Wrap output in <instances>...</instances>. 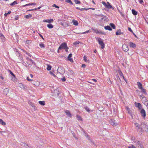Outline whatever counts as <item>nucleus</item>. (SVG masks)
Segmentation results:
<instances>
[{"label":"nucleus","instance_id":"obj_1","mask_svg":"<svg viewBox=\"0 0 148 148\" xmlns=\"http://www.w3.org/2000/svg\"><path fill=\"white\" fill-rule=\"evenodd\" d=\"M148 126L146 124L142 123L140 125V130H139L140 132H141L142 133L143 132L145 131L147 132L148 130Z\"/></svg>","mask_w":148,"mask_h":148},{"label":"nucleus","instance_id":"obj_2","mask_svg":"<svg viewBox=\"0 0 148 148\" xmlns=\"http://www.w3.org/2000/svg\"><path fill=\"white\" fill-rule=\"evenodd\" d=\"M65 48L69 49L67 45V44L65 42L62 43L59 47L58 52H59V50H61L62 49H65Z\"/></svg>","mask_w":148,"mask_h":148},{"label":"nucleus","instance_id":"obj_3","mask_svg":"<svg viewBox=\"0 0 148 148\" xmlns=\"http://www.w3.org/2000/svg\"><path fill=\"white\" fill-rule=\"evenodd\" d=\"M101 3L106 8L108 9L112 8L113 9L114 8H112V6L110 4L109 2H107V3H106L105 2L102 1Z\"/></svg>","mask_w":148,"mask_h":148},{"label":"nucleus","instance_id":"obj_4","mask_svg":"<svg viewBox=\"0 0 148 148\" xmlns=\"http://www.w3.org/2000/svg\"><path fill=\"white\" fill-rule=\"evenodd\" d=\"M97 41L99 42V45H100L101 48L102 49H103L105 45L103 42L102 40L100 38H98Z\"/></svg>","mask_w":148,"mask_h":148},{"label":"nucleus","instance_id":"obj_5","mask_svg":"<svg viewBox=\"0 0 148 148\" xmlns=\"http://www.w3.org/2000/svg\"><path fill=\"white\" fill-rule=\"evenodd\" d=\"M81 129L82 131L84 132V133L85 136L88 139V140H90L91 141V142L93 143V144H95L94 142L90 139L89 136H88V134L85 131H84V130L82 128H81Z\"/></svg>","mask_w":148,"mask_h":148},{"label":"nucleus","instance_id":"obj_6","mask_svg":"<svg viewBox=\"0 0 148 148\" xmlns=\"http://www.w3.org/2000/svg\"><path fill=\"white\" fill-rule=\"evenodd\" d=\"M8 72L11 74V76H12L11 80L13 81H14L16 80V77L15 75L11 71V70H8Z\"/></svg>","mask_w":148,"mask_h":148},{"label":"nucleus","instance_id":"obj_7","mask_svg":"<svg viewBox=\"0 0 148 148\" xmlns=\"http://www.w3.org/2000/svg\"><path fill=\"white\" fill-rule=\"evenodd\" d=\"M135 143H136V147L138 148H143V146L142 143L139 141H137V142H135Z\"/></svg>","mask_w":148,"mask_h":148},{"label":"nucleus","instance_id":"obj_8","mask_svg":"<svg viewBox=\"0 0 148 148\" xmlns=\"http://www.w3.org/2000/svg\"><path fill=\"white\" fill-rule=\"evenodd\" d=\"M60 93V92L59 90L58 89L55 90L54 91V94L56 97H58Z\"/></svg>","mask_w":148,"mask_h":148},{"label":"nucleus","instance_id":"obj_9","mask_svg":"<svg viewBox=\"0 0 148 148\" xmlns=\"http://www.w3.org/2000/svg\"><path fill=\"white\" fill-rule=\"evenodd\" d=\"M122 49L125 52H127L129 50L128 47L126 45H123L122 46Z\"/></svg>","mask_w":148,"mask_h":148},{"label":"nucleus","instance_id":"obj_10","mask_svg":"<svg viewBox=\"0 0 148 148\" xmlns=\"http://www.w3.org/2000/svg\"><path fill=\"white\" fill-rule=\"evenodd\" d=\"M140 113L142 116L144 118L145 117L146 115V112L144 109H143L140 110Z\"/></svg>","mask_w":148,"mask_h":148},{"label":"nucleus","instance_id":"obj_11","mask_svg":"<svg viewBox=\"0 0 148 148\" xmlns=\"http://www.w3.org/2000/svg\"><path fill=\"white\" fill-rule=\"evenodd\" d=\"M109 123L113 126H116L117 123H115V121L114 119H110L109 121Z\"/></svg>","mask_w":148,"mask_h":148},{"label":"nucleus","instance_id":"obj_12","mask_svg":"<svg viewBox=\"0 0 148 148\" xmlns=\"http://www.w3.org/2000/svg\"><path fill=\"white\" fill-rule=\"evenodd\" d=\"M58 70L60 71V73L62 75L64 74L65 72L64 69L63 67L59 68Z\"/></svg>","mask_w":148,"mask_h":148},{"label":"nucleus","instance_id":"obj_13","mask_svg":"<svg viewBox=\"0 0 148 148\" xmlns=\"http://www.w3.org/2000/svg\"><path fill=\"white\" fill-rule=\"evenodd\" d=\"M129 45L130 47L134 48H135L136 47V45L134 43L132 42H130L129 43Z\"/></svg>","mask_w":148,"mask_h":148},{"label":"nucleus","instance_id":"obj_14","mask_svg":"<svg viewBox=\"0 0 148 148\" xmlns=\"http://www.w3.org/2000/svg\"><path fill=\"white\" fill-rule=\"evenodd\" d=\"M135 106L137 107L139 110L141 109L142 108V106L140 103H137L136 102L135 103Z\"/></svg>","mask_w":148,"mask_h":148},{"label":"nucleus","instance_id":"obj_15","mask_svg":"<svg viewBox=\"0 0 148 148\" xmlns=\"http://www.w3.org/2000/svg\"><path fill=\"white\" fill-rule=\"evenodd\" d=\"M60 24L64 27H65L68 26V25L64 21L60 22Z\"/></svg>","mask_w":148,"mask_h":148},{"label":"nucleus","instance_id":"obj_16","mask_svg":"<svg viewBox=\"0 0 148 148\" xmlns=\"http://www.w3.org/2000/svg\"><path fill=\"white\" fill-rule=\"evenodd\" d=\"M65 112L67 116L70 118L71 117V114L69 110H66L65 111Z\"/></svg>","mask_w":148,"mask_h":148},{"label":"nucleus","instance_id":"obj_17","mask_svg":"<svg viewBox=\"0 0 148 148\" xmlns=\"http://www.w3.org/2000/svg\"><path fill=\"white\" fill-rule=\"evenodd\" d=\"M91 29L97 34H102L101 31L99 30L94 29L92 28H91Z\"/></svg>","mask_w":148,"mask_h":148},{"label":"nucleus","instance_id":"obj_18","mask_svg":"<svg viewBox=\"0 0 148 148\" xmlns=\"http://www.w3.org/2000/svg\"><path fill=\"white\" fill-rule=\"evenodd\" d=\"M53 19H50L47 20H43V22H45L51 23L53 22Z\"/></svg>","mask_w":148,"mask_h":148},{"label":"nucleus","instance_id":"obj_19","mask_svg":"<svg viewBox=\"0 0 148 148\" xmlns=\"http://www.w3.org/2000/svg\"><path fill=\"white\" fill-rule=\"evenodd\" d=\"M72 55V54L70 53L68 57V60L71 62H73V59L71 58Z\"/></svg>","mask_w":148,"mask_h":148},{"label":"nucleus","instance_id":"obj_20","mask_svg":"<svg viewBox=\"0 0 148 148\" xmlns=\"http://www.w3.org/2000/svg\"><path fill=\"white\" fill-rule=\"evenodd\" d=\"M137 84L138 86V87L139 89L142 88V85L140 82H137Z\"/></svg>","mask_w":148,"mask_h":148},{"label":"nucleus","instance_id":"obj_21","mask_svg":"<svg viewBox=\"0 0 148 148\" xmlns=\"http://www.w3.org/2000/svg\"><path fill=\"white\" fill-rule=\"evenodd\" d=\"M135 125L138 131L139 130H140V125H139L137 123H135Z\"/></svg>","mask_w":148,"mask_h":148},{"label":"nucleus","instance_id":"obj_22","mask_svg":"<svg viewBox=\"0 0 148 148\" xmlns=\"http://www.w3.org/2000/svg\"><path fill=\"white\" fill-rule=\"evenodd\" d=\"M121 34H123V32H121V30L120 29L118 30L116 32V35H118Z\"/></svg>","mask_w":148,"mask_h":148},{"label":"nucleus","instance_id":"obj_23","mask_svg":"<svg viewBox=\"0 0 148 148\" xmlns=\"http://www.w3.org/2000/svg\"><path fill=\"white\" fill-rule=\"evenodd\" d=\"M104 28L106 30H108L110 31L112 30L111 28L109 26H106L104 27Z\"/></svg>","mask_w":148,"mask_h":148},{"label":"nucleus","instance_id":"obj_24","mask_svg":"<svg viewBox=\"0 0 148 148\" xmlns=\"http://www.w3.org/2000/svg\"><path fill=\"white\" fill-rule=\"evenodd\" d=\"M72 22L73 23V24L75 25H78V23L77 21L75 20H73L72 21Z\"/></svg>","mask_w":148,"mask_h":148},{"label":"nucleus","instance_id":"obj_25","mask_svg":"<svg viewBox=\"0 0 148 148\" xmlns=\"http://www.w3.org/2000/svg\"><path fill=\"white\" fill-rule=\"evenodd\" d=\"M132 13L134 15H136L137 14V12L134 9H132Z\"/></svg>","mask_w":148,"mask_h":148},{"label":"nucleus","instance_id":"obj_26","mask_svg":"<svg viewBox=\"0 0 148 148\" xmlns=\"http://www.w3.org/2000/svg\"><path fill=\"white\" fill-rule=\"evenodd\" d=\"M103 17V18H101L100 19L101 21H102V20H104V21H107V20L108 19V17H106L105 16H104Z\"/></svg>","mask_w":148,"mask_h":148},{"label":"nucleus","instance_id":"obj_27","mask_svg":"<svg viewBox=\"0 0 148 148\" xmlns=\"http://www.w3.org/2000/svg\"><path fill=\"white\" fill-rule=\"evenodd\" d=\"M32 16V15L31 14H29L27 15H25L24 16L25 18L27 19H29Z\"/></svg>","mask_w":148,"mask_h":148},{"label":"nucleus","instance_id":"obj_28","mask_svg":"<svg viewBox=\"0 0 148 148\" xmlns=\"http://www.w3.org/2000/svg\"><path fill=\"white\" fill-rule=\"evenodd\" d=\"M141 90V92L144 94H147V93L146 92V90L145 89L142 88L140 89Z\"/></svg>","mask_w":148,"mask_h":148},{"label":"nucleus","instance_id":"obj_29","mask_svg":"<svg viewBox=\"0 0 148 148\" xmlns=\"http://www.w3.org/2000/svg\"><path fill=\"white\" fill-rule=\"evenodd\" d=\"M0 123L3 125H6L5 123L1 119H0Z\"/></svg>","mask_w":148,"mask_h":148},{"label":"nucleus","instance_id":"obj_30","mask_svg":"<svg viewBox=\"0 0 148 148\" xmlns=\"http://www.w3.org/2000/svg\"><path fill=\"white\" fill-rule=\"evenodd\" d=\"M76 117L77 118L78 120L81 121H82V117L80 116L77 115Z\"/></svg>","mask_w":148,"mask_h":148},{"label":"nucleus","instance_id":"obj_31","mask_svg":"<svg viewBox=\"0 0 148 148\" xmlns=\"http://www.w3.org/2000/svg\"><path fill=\"white\" fill-rule=\"evenodd\" d=\"M18 3L16 1H14L13 3L10 4V5L11 6H13L17 4Z\"/></svg>","mask_w":148,"mask_h":148},{"label":"nucleus","instance_id":"obj_32","mask_svg":"<svg viewBox=\"0 0 148 148\" xmlns=\"http://www.w3.org/2000/svg\"><path fill=\"white\" fill-rule=\"evenodd\" d=\"M41 105L44 106L45 105V102L44 101H40L38 102Z\"/></svg>","mask_w":148,"mask_h":148},{"label":"nucleus","instance_id":"obj_33","mask_svg":"<svg viewBox=\"0 0 148 148\" xmlns=\"http://www.w3.org/2000/svg\"><path fill=\"white\" fill-rule=\"evenodd\" d=\"M110 26L113 29H115L116 28L115 26V25L113 23H110Z\"/></svg>","mask_w":148,"mask_h":148},{"label":"nucleus","instance_id":"obj_34","mask_svg":"<svg viewBox=\"0 0 148 148\" xmlns=\"http://www.w3.org/2000/svg\"><path fill=\"white\" fill-rule=\"evenodd\" d=\"M51 66L49 64H47V70L49 71L51 70Z\"/></svg>","mask_w":148,"mask_h":148},{"label":"nucleus","instance_id":"obj_35","mask_svg":"<svg viewBox=\"0 0 148 148\" xmlns=\"http://www.w3.org/2000/svg\"><path fill=\"white\" fill-rule=\"evenodd\" d=\"M47 27L49 28H52L53 26L51 24H49L47 25Z\"/></svg>","mask_w":148,"mask_h":148},{"label":"nucleus","instance_id":"obj_36","mask_svg":"<svg viewBox=\"0 0 148 148\" xmlns=\"http://www.w3.org/2000/svg\"><path fill=\"white\" fill-rule=\"evenodd\" d=\"M84 108L86 110V111H87L88 112H89L90 110L88 108V107L86 106H84Z\"/></svg>","mask_w":148,"mask_h":148},{"label":"nucleus","instance_id":"obj_37","mask_svg":"<svg viewBox=\"0 0 148 148\" xmlns=\"http://www.w3.org/2000/svg\"><path fill=\"white\" fill-rule=\"evenodd\" d=\"M65 1L66 2L69 3L71 4H73V3L71 1V0H66Z\"/></svg>","mask_w":148,"mask_h":148},{"label":"nucleus","instance_id":"obj_38","mask_svg":"<svg viewBox=\"0 0 148 148\" xmlns=\"http://www.w3.org/2000/svg\"><path fill=\"white\" fill-rule=\"evenodd\" d=\"M80 43V42L76 41L74 42L73 44L75 46H77V45H78Z\"/></svg>","mask_w":148,"mask_h":148},{"label":"nucleus","instance_id":"obj_39","mask_svg":"<svg viewBox=\"0 0 148 148\" xmlns=\"http://www.w3.org/2000/svg\"><path fill=\"white\" fill-rule=\"evenodd\" d=\"M29 104L32 107H34V104L31 102H29Z\"/></svg>","mask_w":148,"mask_h":148},{"label":"nucleus","instance_id":"obj_40","mask_svg":"<svg viewBox=\"0 0 148 148\" xmlns=\"http://www.w3.org/2000/svg\"><path fill=\"white\" fill-rule=\"evenodd\" d=\"M39 46L41 48H44L45 47V45L43 44L40 43L39 44Z\"/></svg>","mask_w":148,"mask_h":148},{"label":"nucleus","instance_id":"obj_41","mask_svg":"<svg viewBox=\"0 0 148 148\" xmlns=\"http://www.w3.org/2000/svg\"><path fill=\"white\" fill-rule=\"evenodd\" d=\"M119 75L120 76H123V79L125 80V79L124 78V76L123 75V74L122 73V72L121 71H120V72H119Z\"/></svg>","mask_w":148,"mask_h":148},{"label":"nucleus","instance_id":"obj_42","mask_svg":"<svg viewBox=\"0 0 148 148\" xmlns=\"http://www.w3.org/2000/svg\"><path fill=\"white\" fill-rule=\"evenodd\" d=\"M128 148H135L136 147L135 146H134L133 145H131L130 146H128Z\"/></svg>","mask_w":148,"mask_h":148},{"label":"nucleus","instance_id":"obj_43","mask_svg":"<svg viewBox=\"0 0 148 148\" xmlns=\"http://www.w3.org/2000/svg\"><path fill=\"white\" fill-rule=\"evenodd\" d=\"M61 79L62 82H64L66 81V78L64 76L62 77V78H61Z\"/></svg>","mask_w":148,"mask_h":148},{"label":"nucleus","instance_id":"obj_44","mask_svg":"<svg viewBox=\"0 0 148 148\" xmlns=\"http://www.w3.org/2000/svg\"><path fill=\"white\" fill-rule=\"evenodd\" d=\"M84 61L86 62H87L88 61V60H87L86 59V56H84Z\"/></svg>","mask_w":148,"mask_h":148},{"label":"nucleus","instance_id":"obj_45","mask_svg":"<svg viewBox=\"0 0 148 148\" xmlns=\"http://www.w3.org/2000/svg\"><path fill=\"white\" fill-rule=\"evenodd\" d=\"M75 3L77 4H79L80 3V1H78L77 0H75Z\"/></svg>","mask_w":148,"mask_h":148},{"label":"nucleus","instance_id":"obj_46","mask_svg":"<svg viewBox=\"0 0 148 148\" xmlns=\"http://www.w3.org/2000/svg\"><path fill=\"white\" fill-rule=\"evenodd\" d=\"M53 7H55L56 8H59V7L58 6L56 5L55 4H53Z\"/></svg>","mask_w":148,"mask_h":148},{"label":"nucleus","instance_id":"obj_47","mask_svg":"<svg viewBox=\"0 0 148 148\" xmlns=\"http://www.w3.org/2000/svg\"><path fill=\"white\" fill-rule=\"evenodd\" d=\"M24 86L22 84H20L19 85V86L21 88H22V87L24 88L25 87H24Z\"/></svg>","mask_w":148,"mask_h":148},{"label":"nucleus","instance_id":"obj_48","mask_svg":"<svg viewBox=\"0 0 148 148\" xmlns=\"http://www.w3.org/2000/svg\"><path fill=\"white\" fill-rule=\"evenodd\" d=\"M30 3H28V4H26V5H23L22 6V7H25V6H29L30 5Z\"/></svg>","mask_w":148,"mask_h":148},{"label":"nucleus","instance_id":"obj_49","mask_svg":"<svg viewBox=\"0 0 148 148\" xmlns=\"http://www.w3.org/2000/svg\"><path fill=\"white\" fill-rule=\"evenodd\" d=\"M79 10H80L81 11H83V10H87V9H86V8H80V9H79Z\"/></svg>","mask_w":148,"mask_h":148},{"label":"nucleus","instance_id":"obj_50","mask_svg":"<svg viewBox=\"0 0 148 148\" xmlns=\"http://www.w3.org/2000/svg\"><path fill=\"white\" fill-rule=\"evenodd\" d=\"M139 2L140 3L142 4H143L144 3L143 0H140Z\"/></svg>","mask_w":148,"mask_h":148},{"label":"nucleus","instance_id":"obj_51","mask_svg":"<svg viewBox=\"0 0 148 148\" xmlns=\"http://www.w3.org/2000/svg\"><path fill=\"white\" fill-rule=\"evenodd\" d=\"M30 3V5H36V4L35 3Z\"/></svg>","mask_w":148,"mask_h":148},{"label":"nucleus","instance_id":"obj_52","mask_svg":"<svg viewBox=\"0 0 148 148\" xmlns=\"http://www.w3.org/2000/svg\"><path fill=\"white\" fill-rule=\"evenodd\" d=\"M25 146H24L25 147H26V148H28L29 147V146H28V145L27 144H26V143L25 144Z\"/></svg>","mask_w":148,"mask_h":148},{"label":"nucleus","instance_id":"obj_53","mask_svg":"<svg viewBox=\"0 0 148 148\" xmlns=\"http://www.w3.org/2000/svg\"><path fill=\"white\" fill-rule=\"evenodd\" d=\"M27 79L29 81H33V80L31 79H29L28 77H27Z\"/></svg>","mask_w":148,"mask_h":148},{"label":"nucleus","instance_id":"obj_54","mask_svg":"<svg viewBox=\"0 0 148 148\" xmlns=\"http://www.w3.org/2000/svg\"><path fill=\"white\" fill-rule=\"evenodd\" d=\"M86 67V65L85 64H82V67L83 68H85Z\"/></svg>","mask_w":148,"mask_h":148},{"label":"nucleus","instance_id":"obj_55","mask_svg":"<svg viewBox=\"0 0 148 148\" xmlns=\"http://www.w3.org/2000/svg\"><path fill=\"white\" fill-rule=\"evenodd\" d=\"M128 30L130 31V32H132V33H133V32L132 31V29H131V28H130V27H128Z\"/></svg>","mask_w":148,"mask_h":148},{"label":"nucleus","instance_id":"obj_56","mask_svg":"<svg viewBox=\"0 0 148 148\" xmlns=\"http://www.w3.org/2000/svg\"><path fill=\"white\" fill-rule=\"evenodd\" d=\"M31 41L30 40H27L26 41V42L27 44H29L31 43Z\"/></svg>","mask_w":148,"mask_h":148},{"label":"nucleus","instance_id":"obj_57","mask_svg":"<svg viewBox=\"0 0 148 148\" xmlns=\"http://www.w3.org/2000/svg\"><path fill=\"white\" fill-rule=\"evenodd\" d=\"M25 144V143L24 142H22L21 143V145L22 146H24L25 145V144Z\"/></svg>","mask_w":148,"mask_h":148},{"label":"nucleus","instance_id":"obj_58","mask_svg":"<svg viewBox=\"0 0 148 148\" xmlns=\"http://www.w3.org/2000/svg\"><path fill=\"white\" fill-rule=\"evenodd\" d=\"M37 9V8H35V9H34L29 10H28V11H31L35 10H36Z\"/></svg>","mask_w":148,"mask_h":148},{"label":"nucleus","instance_id":"obj_59","mask_svg":"<svg viewBox=\"0 0 148 148\" xmlns=\"http://www.w3.org/2000/svg\"><path fill=\"white\" fill-rule=\"evenodd\" d=\"M90 32V31L89 30L86 31V32L83 33V34H86L88 32Z\"/></svg>","mask_w":148,"mask_h":148},{"label":"nucleus","instance_id":"obj_60","mask_svg":"<svg viewBox=\"0 0 148 148\" xmlns=\"http://www.w3.org/2000/svg\"><path fill=\"white\" fill-rule=\"evenodd\" d=\"M99 16H101V17H103L104 15H103V14H99L97 15Z\"/></svg>","mask_w":148,"mask_h":148},{"label":"nucleus","instance_id":"obj_61","mask_svg":"<svg viewBox=\"0 0 148 148\" xmlns=\"http://www.w3.org/2000/svg\"><path fill=\"white\" fill-rule=\"evenodd\" d=\"M18 16H16L15 17V20H17L18 19Z\"/></svg>","mask_w":148,"mask_h":148},{"label":"nucleus","instance_id":"obj_62","mask_svg":"<svg viewBox=\"0 0 148 148\" xmlns=\"http://www.w3.org/2000/svg\"><path fill=\"white\" fill-rule=\"evenodd\" d=\"M143 99H144V100H143V101H144L145 102L148 101L145 98H144Z\"/></svg>","mask_w":148,"mask_h":148},{"label":"nucleus","instance_id":"obj_63","mask_svg":"<svg viewBox=\"0 0 148 148\" xmlns=\"http://www.w3.org/2000/svg\"><path fill=\"white\" fill-rule=\"evenodd\" d=\"M39 34L40 35V36L42 38V39H43L44 38H43V37L42 36L41 34Z\"/></svg>","mask_w":148,"mask_h":148},{"label":"nucleus","instance_id":"obj_64","mask_svg":"<svg viewBox=\"0 0 148 148\" xmlns=\"http://www.w3.org/2000/svg\"><path fill=\"white\" fill-rule=\"evenodd\" d=\"M11 12L10 11H9L7 13V14H9L11 13Z\"/></svg>","mask_w":148,"mask_h":148}]
</instances>
